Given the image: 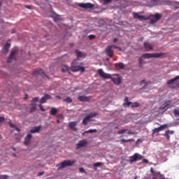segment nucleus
I'll return each instance as SVG.
<instances>
[{
    "label": "nucleus",
    "mask_w": 179,
    "mask_h": 179,
    "mask_svg": "<svg viewBox=\"0 0 179 179\" xmlns=\"http://www.w3.org/2000/svg\"><path fill=\"white\" fill-rule=\"evenodd\" d=\"M71 71L72 72H78L83 73L85 71V67L82 66V62H79L78 59H74L71 66Z\"/></svg>",
    "instance_id": "f257e3e1"
},
{
    "label": "nucleus",
    "mask_w": 179,
    "mask_h": 179,
    "mask_svg": "<svg viewBox=\"0 0 179 179\" xmlns=\"http://www.w3.org/2000/svg\"><path fill=\"white\" fill-rule=\"evenodd\" d=\"M179 80V76H176L175 78H172L166 81V84L170 86L172 89H176L179 87V81H176Z\"/></svg>",
    "instance_id": "f03ea898"
},
{
    "label": "nucleus",
    "mask_w": 179,
    "mask_h": 179,
    "mask_svg": "<svg viewBox=\"0 0 179 179\" xmlns=\"http://www.w3.org/2000/svg\"><path fill=\"white\" fill-rule=\"evenodd\" d=\"M75 161H71V160H64L63 162L59 163V164L57 165V169L61 170L62 169L66 168L68 166H71L75 164Z\"/></svg>",
    "instance_id": "7ed1b4c3"
},
{
    "label": "nucleus",
    "mask_w": 179,
    "mask_h": 179,
    "mask_svg": "<svg viewBox=\"0 0 179 179\" xmlns=\"http://www.w3.org/2000/svg\"><path fill=\"white\" fill-rule=\"evenodd\" d=\"M124 103H123V106L124 108H128L131 106V108H138L140 106V103L138 102L131 103L129 101V98L127 96L124 97Z\"/></svg>",
    "instance_id": "20e7f679"
},
{
    "label": "nucleus",
    "mask_w": 179,
    "mask_h": 179,
    "mask_svg": "<svg viewBox=\"0 0 179 179\" xmlns=\"http://www.w3.org/2000/svg\"><path fill=\"white\" fill-rule=\"evenodd\" d=\"M164 55V53L159 52V53H145L143 55V57L144 58H160Z\"/></svg>",
    "instance_id": "39448f33"
},
{
    "label": "nucleus",
    "mask_w": 179,
    "mask_h": 179,
    "mask_svg": "<svg viewBox=\"0 0 179 179\" xmlns=\"http://www.w3.org/2000/svg\"><path fill=\"white\" fill-rule=\"evenodd\" d=\"M148 17H150L148 20H150L152 24H155L161 20L162 15L159 13H157L155 15H150Z\"/></svg>",
    "instance_id": "423d86ee"
},
{
    "label": "nucleus",
    "mask_w": 179,
    "mask_h": 179,
    "mask_svg": "<svg viewBox=\"0 0 179 179\" xmlns=\"http://www.w3.org/2000/svg\"><path fill=\"white\" fill-rule=\"evenodd\" d=\"M150 171L152 173L153 178L152 179H165L164 175L161 174L160 172L154 171L153 168L150 169Z\"/></svg>",
    "instance_id": "0eeeda50"
},
{
    "label": "nucleus",
    "mask_w": 179,
    "mask_h": 179,
    "mask_svg": "<svg viewBox=\"0 0 179 179\" xmlns=\"http://www.w3.org/2000/svg\"><path fill=\"white\" fill-rule=\"evenodd\" d=\"M78 6L83 9H92L94 8V4L91 3H80L78 4Z\"/></svg>",
    "instance_id": "6e6552de"
},
{
    "label": "nucleus",
    "mask_w": 179,
    "mask_h": 179,
    "mask_svg": "<svg viewBox=\"0 0 179 179\" xmlns=\"http://www.w3.org/2000/svg\"><path fill=\"white\" fill-rule=\"evenodd\" d=\"M143 157L141 155H138L135 153L131 157H130V163L132 164L133 162H136L138 160L142 159Z\"/></svg>",
    "instance_id": "1a4fd4ad"
},
{
    "label": "nucleus",
    "mask_w": 179,
    "mask_h": 179,
    "mask_svg": "<svg viewBox=\"0 0 179 179\" xmlns=\"http://www.w3.org/2000/svg\"><path fill=\"white\" fill-rule=\"evenodd\" d=\"M78 101H79L80 102H90L92 101V96L80 95V96H78Z\"/></svg>",
    "instance_id": "9d476101"
},
{
    "label": "nucleus",
    "mask_w": 179,
    "mask_h": 179,
    "mask_svg": "<svg viewBox=\"0 0 179 179\" xmlns=\"http://www.w3.org/2000/svg\"><path fill=\"white\" fill-rule=\"evenodd\" d=\"M87 144L88 143L85 139L81 140L79 142H78V143L76 144V150L81 149L82 148L85 147Z\"/></svg>",
    "instance_id": "9b49d317"
},
{
    "label": "nucleus",
    "mask_w": 179,
    "mask_h": 179,
    "mask_svg": "<svg viewBox=\"0 0 179 179\" xmlns=\"http://www.w3.org/2000/svg\"><path fill=\"white\" fill-rule=\"evenodd\" d=\"M133 18L135 20H148L150 17H145L144 15H139L137 13H133Z\"/></svg>",
    "instance_id": "f8f14e48"
},
{
    "label": "nucleus",
    "mask_w": 179,
    "mask_h": 179,
    "mask_svg": "<svg viewBox=\"0 0 179 179\" xmlns=\"http://www.w3.org/2000/svg\"><path fill=\"white\" fill-rule=\"evenodd\" d=\"M171 101L168 100L164 102L163 106H162L161 108H159V109L167 110L169 108H171Z\"/></svg>",
    "instance_id": "ddd939ff"
},
{
    "label": "nucleus",
    "mask_w": 179,
    "mask_h": 179,
    "mask_svg": "<svg viewBox=\"0 0 179 179\" xmlns=\"http://www.w3.org/2000/svg\"><path fill=\"white\" fill-rule=\"evenodd\" d=\"M98 74L103 78V79H110L111 78V76L108 73H104L102 69L98 70Z\"/></svg>",
    "instance_id": "4468645a"
},
{
    "label": "nucleus",
    "mask_w": 179,
    "mask_h": 179,
    "mask_svg": "<svg viewBox=\"0 0 179 179\" xmlns=\"http://www.w3.org/2000/svg\"><path fill=\"white\" fill-rule=\"evenodd\" d=\"M32 76H41L48 77V76L45 74L44 71L42 70V69H35L34 71H33Z\"/></svg>",
    "instance_id": "2eb2a0df"
},
{
    "label": "nucleus",
    "mask_w": 179,
    "mask_h": 179,
    "mask_svg": "<svg viewBox=\"0 0 179 179\" xmlns=\"http://www.w3.org/2000/svg\"><path fill=\"white\" fill-rule=\"evenodd\" d=\"M31 138H33V135L31 134H28L27 136H26L24 138V145L25 146H28L30 144Z\"/></svg>",
    "instance_id": "dca6fc26"
},
{
    "label": "nucleus",
    "mask_w": 179,
    "mask_h": 179,
    "mask_svg": "<svg viewBox=\"0 0 179 179\" xmlns=\"http://www.w3.org/2000/svg\"><path fill=\"white\" fill-rule=\"evenodd\" d=\"M116 77H111V78H110L112 82L114 83L115 85H119L121 83V78H120V76L118 75H115Z\"/></svg>",
    "instance_id": "f3484780"
},
{
    "label": "nucleus",
    "mask_w": 179,
    "mask_h": 179,
    "mask_svg": "<svg viewBox=\"0 0 179 179\" xmlns=\"http://www.w3.org/2000/svg\"><path fill=\"white\" fill-rule=\"evenodd\" d=\"M166 127H167V124H162L159 127L155 128V129L152 130V134H157L158 132H161L162 130H164Z\"/></svg>",
    "instance_id": "a211bd4d"
},
{
    "label": "nucleus",
    "mask_w": 179,
    "mask_h": 179,
    "mask_svg": "<svg viewBox=\"0 0 179 179\" xmlns=\"http://www.w3.org/2000/svg\"><path fill=\"white\" fill-rule=\"evenodd\" d=\"M10 48V43H7L3 45V48H2V52L4 55H6L8 52L9 51V49Z\"/></svg>",
    "instance_id": "6ab92c4d"
},
{
    "label": "nucleus",
    "mask_w": 179,
    "mask_h": 179,
    "mask_svg": "<svg viewBox=\"0 0 179 179\" xmlns=\"http://www.w3.org/2000/svg\"><path fill=\"white\" fill-rule=\"evenodd\" d=\"M48 99H51V96L48 94L43 95V96L40 100V103H45Z\"/></svg>",
    "instance_id": "aec40b11"
},
{
    "label": "nucleus",
    "mask_w": 179,
    "mask_h": 179,
    "mask_svg": "<svg viewBox=\"0 0 179 179\" xmlns=\"http://www.w3.org/2000/svg\"><path fill=\"white\" fill-rule=\"evenodd\" d=\"M77 124V122H71L69 124V129H72L74 131H78V129L76 128Z\"/></svg>",
    "instance_id": "412c9836"
},
{
    "label": "nucleus",
    "mask_w": 179,
    "mask_h": 179,
    "mask_svg": "<svg viewBox=\"0 0 179 179\" xmlns=\"http://www.w3.org/2000/svg\"><path fill=\"white\" fill-rule=\"evenodd\" d=\"M62 71L63 73L67 72L71 74V68L68 66V65L63 64L62 67Z\"/></svg>",
    "instance_id": "4be33fe9"
},
{
    "label": "nucleus",
    "mask_w": 179,
    "mask_h": 179,
    "mask_svg": "<svg viewBox=\"0 0 179 179\" xmlns=\"http://www.w3.org/2000/svg\"><path fill=\"white\" fill-rule=\"evenodd\" d=\"M41 129V126L35 127L34 128H32L29 133L31 134H35V133H39Z\"/></svg>",
    "instance_id": "5701e85b"
},
{
    "label": "nucleus",
    "mask_w": 179,
    "mask_h": 179,
    "mask_svg": "<svg viewBox=\"0 0 179 179\" xmlns=\"http://www.w3.org/2000/svg\"><path fill=\"white\" fill-rule=\"evenodd\" d=\"M105 51L106 52L107 55L111 58L113 57L114 55V52L112 49H110V48H107L106 49H105Z\"/></svg>",
    "instance_id": "b1692460"
},
{
    "label": "nucleus",
    "mask_w": 179,
    "mask_h": 179,
    "mask_svg": "<svg viewBox=\"0 0 179 179\" xmlns=\"http://www.w3.org/2000/svg\"><path fill=\"white\" fill-rule=\"evenodd\" d=\"M144 48L146 51H150L151 50H153V47H152V45L148 42L144 43Z\"/></svg>",
    "instance_id": "393cba45"
},
{
    "label": "nucleus",
    "mask_w": 179,
    "mask_h": 179,
    "mask_svg": "<svg viewBox=\"0 0 179 179\" xmlns=\"http://www.w3.org/2000/svg\"><path fill=\"white\" fill-rule=\"evenodd\" d=\"M75 52H76V55H77V58H83L86 55L85 53H83L81 51H79L78 50H76Z\"/></svg>",
    "instance_id": "a878e982"
},
{
    "label": "nucleus",
    "mask_w": 179,
    "mask_h": 179,
    "mask_svg": "<svg viewBox=\"0 0 179 179\" xmlns=\"http://www.w3.org/2000/svg\"><path fill=\"white\" fill-rule=\"evenodd\" d=\"M16 55V50H13L10 55V57L8 59V63H10L11 60L15 58V55Z\"/></svg>",
    "instance_id": "bb28decb"
},
{
    "label": "nucleus",
    "mask_w": 179,
    "mask_h": 179,
    "mask_svg": "<svg viewBox=\"0 0 179 179\" xmlns=\"http://www.w3.org/2000/svg\"><path fill=\"white\" fill-rule=\"evenodd\" d=\"M115 66L117 69H124V64L122 62H119V63L115 64Z\"/></svg>",
    "instance_id": "cd10ccee"
},
{
    "label": "nucleus",
    "mask_w": 179,
    "mask_h": 179,
    "mask_svg": "<svg viewBox=\"0 0 179 179\" xmlns=\"http://www.w3.org/2000/svg\"><path fill=\"white\" fill-rule=\"evenodd\" d=\"M97 130L96 129H90L87 131H85L83 133V136L85 135L86 134H93V133H96Z\"/></svg>",
    "instance_id": "c85d7f7f"
},
{
    "label": "nucleus",
    "mask_w": 179,
    "mask_h": 179,
    "mask_svg": "<svg viewBox=\"0 0 179 179\" xmlns=\"http://www.w3.org/2000/svg\"><path fill=\"white\" fill-rule=\"evenodd\" d=\"M50 114L52 115H56V114H57V109H56V108H50Z\"/></svg>",
    "instance_id": "c756f323"
},
{
    "label": "nucleus",
    "mask_w": 179,
    "mask_h": 179,
    "mask_svg": "<svg viewBox=\"0 0 179 179\" xmlns=\"http://www.w3.org/2000/svg\"><path fill=\"white\" fill-rule=\"evenodd\" d=\"M90 118L91 117H89L88 116H86L85 118L83 119V124L84 126H86L87 124H88V122L90 121Z\"/></svg>",
    "instance_id": "7c9ffc66"
},
{
    "label": "nucleus",
    "mask_w": 179,
    "mask_h": 179,
    "mask_svg": "<svg viewBox=\"0 0 179 179\" xmlns=\"http://www.w3.org/2000/svg\"><path fill=\"white\" fill-rule=\"evenodd\" d=\"M173 115H175V116L176 117H179V108L173 109Z\"/></svg>",
    "instance_id": "2f4dec72"
},
{
    "label": "nucleus",
    "mask_w": 179,
    "mask_h": 179,
    "mask_svg": "<svg viewBox=\"0 0 179 179\" xmlns=\"http://www.w3.org/2000/svg\"><path fill=\"white\" fill-rule=\"evenodd\" d=\"M97 115H98V113H96V112H94V113H91L88 114V115H87V117L93 118V117H95Z\"/></svg>",
    "instance_id": "473e14b6"
},
{
    "label": "nucleus",
    "mask_w": 179,
    "mask_h": 179,
    "mask_svg": "<svg viewBox=\"0 0 179 179\" xmlns=\"http://www.w3.org/2000/svg\"><path fill=\"white\" fill-rule=\"evenodd\" d=\"M107 48H110V49L111 50L112 48H115V49H117L119 51H121L122 49L117 46V45H108Z\"/></svg>",
    "instance_id": "72a5a7b5"
},
{
    "label": "nucleus",
    "mask_w": 179,
    "mask_h": 179,
    "mask_svg": "<svg viewBox=\"0 0 179 179\" xmlns=\"http://www.w3.org/2000/svg\"><path fill=\"white\" fill-rule=\"evenodd\" d=\"M127 131V129L118 130V131H117V134H118V135H122V134H124V133H126Z\"/></svg>",
    "instance_id": "f704fd0d"
},
{
    "label": "nucleus",
    "mask_w": 179,
    "mask_h": 179,
    "mask_svg": "<svg viewBox=\"0 0 179 179\" xmlns=\"http://www.w3.org/2000/svg\"><path fill=\"white\" fill-rule=\"evenodd\" d=\"M148 83H150V81H146L145 80H143L141 81V85H144V87H146V86L148 85Z\"/></svg>",
    "instance_id": "c9c22d12"
},
{
    "label": "nucleus",
    "mask_w": 179,
    "mask_h": 179,
    "mask_svg": "<svg viewBox=\"0 0 179 179\" xmlns=\"http://www.w3.org/2000/svg\"><path fill=\"white\" fill-rule=\"evenodd\" d=\"M152 3L156 5V6H158V5L161 4L160 0H152Z\"/></svg>",
    "instance_id": "e433bc0d"
},
{
    "label": "nucleus",
    "mask_w": 179,
    "mask_h": 179,
    "mask_svg": "<svg viewBox=\"0 0 179 179\" xmlns=\"http://www.w3.org/2000/svg\"><path fill=\"white\" fill-rule=\"evenodd\" d=\"M131 141H133V139H127V140H126V139H122L121 141H120V143H122V144H123L124 143H128V142H131Z\"/></svg>",
    "instance_id": "4c0bfd02"
},
{
    "label": "nucleus",
    "mask_w": 179,
    "mask_h": 179,
    "mask_svg": "<svg viewBox=\"0 0 179 179\" xmlns=\"http://www.w3.org/2000/svg\"><path fill=\"white\" fill-rule=\"evenodd\" d=\"M64 101L66 102L67 103H72V99L71 97H66V99L64 100Z\"/></svg>",
    "instance_id": "58836bf2"
},
{
    "label": "nucleus",
    "mask_w": 179,
    "mask_h": 179,
    "mask_svg": "<svg viewBox=\"0 0 179 179\" xmlns=\"http://www.w3.org/2000/svg\"><path fill=\"white\" fill-rule=\"evenodd\" d=\"M139 67L142 68L143 67V62L142 60V58H139Z\"/></svg>",
    "instance_id": "ea45409f"
},
{
    "label": "nucleus",
    "mask_w": 179,
    "mask_h": 179,
    "mask_svg": "<svg viewBox=\"0 0 179 179\" xmlns=\"http://www.w3.org/2000/svg\"><path fill=\"white\" fill-rule=\"evenodd\" d=\"M101 165H102V163L101 162H97V163H94L93 166L94 167H100Z\"/></svg>",
    "instance_id": "a19ab883"
},
{
    "label": "nucleus",
    "mask_w": 179,
    "mask_h": 179,
    "mask_svg": "<svg viewBox=\"0 0 179 179\" xmlns=\"http://www.w3.org/2000/svg\"><path fill=\"white\" fill-rule=\"evenodd\" d=\"M165 134H166L168 135H173V134H174V131H173V130L169 131H169H166Z\"/></svg>",
    "instance_id": "79ce46f5"
},
{
    "label": "nucleus",
    "mask_w": 179,
    "mask_h": 179,
    "mask_svg": "<svg viewBox=\"0 0 179 179\" xmlns=\"http://www.w3.org/2000/svg\"><path fill=\"white\" fill-rule=\"evenodd\" d=\"M4 121H6V118L0 116V124L3 123Z\"/></svg>",
    "instance_id": "37998d69"
},
{
    "label": "nucleus",
    "mask_w": 179,
    "mask_h": 179,
    "mask_svg": "<svg viewBox=\"0 0 179 179\" xmlns=\"http://www.w3.org/2000/svg\"><path fill=\"white\" fill-rule=\"evenodd\" d=\"M31 112H34L36 110V106L33 104H31Z\"/></svg>",
    "instance_id": "c03bdc74"
},
{
    "label": "nucleus",
    "mask_w": 179,
    "mask_h": 179,
    "mask_svg": "<svg viewBox=\"0 0 179 179\" xmlns=\"http://www.w3.org/2000/svg\"><path fill=\"white\" fill-rule=\"evenodd\" d=\"M88 38L90 40H92V39L95 38V36L93 34H90V36H88Z\"/></svg>",
    "instance_id": "a18cd8bd"
},
{
    "label": "nucleus",
    "mask_w": 179,
    "mask_h": 179,
    "mask_svg": "<svg viewBox=\"0 0 179 179\" xmlns=\"http://www.w3.org/2000/svg\"><path fill=\"white\" fill-rule=\"evenodd\" d=\"M8 176L6 175L4 176H0V179H7Z\"/></svg>",
    "instance_id": "49530a36"
},
{
    "label": "nucleus",
    "mask_w": 179,
    "mask_h": 179,
    "mask_svg": "<svg viewBox=\"0 0 179 179\" xmlns=\"http://www.w3.org/2000/svg\"><path fill=\"white\" fill-rule=\"evenodd\" d=\"M164 136H166V139H168V141H169V139L171 138V136H170L169 134H166V133H165V134H164Z\"/></svg>",
    "instance_id": "de8ad7c7"
},
{
    "label": "nucleus",
    "mask_w": 179,
    "mask_h": 179,
    "mask_svg": "<svg viewBox=\"0 0 179 179\" xmlns=\"http://www.w3.org/2000/svg\"><path fill=\"white\" fill-rule=\"evenodd\" d=\"M79 171H80V173H85V170L84 168H80V169H79Z\"/></svg>",
    "instance_id": "09e8293b"
},
{
    "label": "nucleus",
    "mask_w": 179,
    "mask_h": 179,
    "mask_svg": "<svg viewBox=\"0 0 179 179\" xmlns=\"http://www.w3.org/2000/svg\"><path fill=\"white\" fill-rule=\"evenodd\" d=\"M39 108H40V110H41L42 112L45 111V109H44L43 106H41V104L39 105Z\"/></svg>",
    "instance_id": "8fccbe9b"
},
{
    "label": "nucleus",
    "mask_w": 179,
    "mask_h": 179,
    "mask_svg": "<svg viewBox=\"0 0 179 179\" xmlns=\"http://www.w3.org/2000/svg\"><path fill=\"white\" fill-rule=\"evenodd\" d=\"M38 100V97H34V98H33V99H32V102H37Z\"/></svg>",
    "instance_id": "3c124183"
},
{
    "label": "nucleus",
    "mask_w": 179,
    "mask_h": 179,
    "mask_svg": "<svg viewBox=\"0 0 179 179\" xmlns=\"http://www.w3.org/2000/svg\"><path fill=\"white\" fill-rule=\"evenodd\" d=\"M111 1H112V0H103V3H104L105 4L109 3L111 2Z\"/></svg>",
    "instance_id": "603ef678"
},
{
    "label": "nucleus",
    "mask_w": 179,
    "mask_h": 179,
    "mask_svg": "<svg viewBox=\"0 0 179 179\" xmlns=\"http://www.w3.org/2000/svg\"><path fill=\"white\" fill-rule=\"evenodd\" d=\"M25 8L27 9H31V6H29V5H26L24 6Z\"/></svg>",
    "instance_id": "864d4df0"
},
{
    "label": "nucleus",
    "mask_w": 179,
    "mask_h": 179,
    "mask_svg": "<svg viewBox=\"0 0 179 179\" xmlns=\"http://www.w3.org/2000/svg\"><path fill=\"white\" fill-rule=\"evenodd\" d=\"M143 162L148 164V160L146 159H143Z\"/></svg>",
    "instance_id": "5fc2aeb1"
},
{
    "label": "nucleus",
    "mask_w": 179,
    "mask_h": 179,
    "mask_svg": "<svg viewBox=\"0 0 179 179\" xmlns=\"http://www.w3.org/2000/svg\"><path fill=\"white\" fill-rule=\"evenodd\" d=\"M15 131H17V132L20 131V129L18 127H15Z\"/></svg>",
    "instance_id": "6e6d98bb"
},
{
    "label": "nucleus",
    "mask_w": 179,
    "mask_h": 179,
    "mask_svg": "<svg viewBox=\"0 0 179 179\" xmlns=\"http://www.w3.org/2000/svg\"><path fill=\"white\" fill-rule=\"evenodd\" d=\"M44 175V172H39L38 173V176H43Z\"/></svg>",
    "instance_id": "4d7b16f0"
},
{
    "label": "nucleus",
    "mask_w": 179,
    "mask_h": 179,
    "mask_svg": "<svg viewBox=\"0 0 179 179\" xmlns=\"http://www.w3.org/2000/svg\"><path fill=\"white\" fill-rule=\"evenodd\" d=\"M15 32H16V31L15 29H12V31H11L12 34H14Z\"/></svg>",
    "instance_id": "13d9d810"
},
{
    "label": "nucleus",
    "mask_w": 179,
    "mask_h": 179,
    "mask_svg": "<svg viewBox=\"0 0 179 179\" xmlns=\"http://www.w3.org/2000/svg\"><path fill=\"white\" fill-rule=\"evenodd\" d=\"M117 41V39L116 38H115L114 39H113V42L114 43H116Z\"/></svg>",
    "instance_id": "bf43d9fd"
},
{
    "label": "nucleus",
    "mask_w": 179,
    "mask_h": 179,
    "mask_svg": "<svg viewBox=\"0 0 179 179\" xmlns=\"http://www.w3.org/2000/svg\"><path fill=\"white\" fill-rule=\"evenodd\" d=\"M10 127H11L12 128H15V127L14 124H10Z\"/></svg>",
    "instance_id": "052dcab7"
},
{
    "label": "nucleus",
    "mask_w": 179,
    "mask_h": 179,
    "mask_svg": "<svg viewBox=\"0 0 179 179\" xmlns=\"http://www.w3.org/2000/svg\"><path fill=\"white\" fill-rule=\"evenodd\" d=\"M56 98L58 99H61V96H56Z\"/></svg>",
    "instance_id": "680f3d73"
},
{
    "label": "nucleus",
    "mask_w": 179,
    "mask_h": 179,
    "mask_svg": "<svg viewBox=\"0 0 179 179\" xmlns=\"http://www.w3.org/2000/svg\"><path fill=\"white\" fill-rule=\"evenodd\" d=\"M27 98H28V95L26 94V96H25L24 99H27Z\"/></svg>",
    "instance_id": "e2e57ef3"
},
{
    "label": "nucleus",
    "mask_w": 179,
    "mask_h": 179,
    "mask_svg": "<svg viewBox=\"0 0 179 179\" xmlns=\"http://www.w3.org/2000/svg\"><path fill=\"white\" fill-rule=\"evenodd\" d=\"M115 129H119V127H115Z\"/></svg>",
    "instance_id": "0e129e2a"
},
{
    "label": "nucleus",
    "mask_w": 179,
    "mask_h": 179,
    "mask_svg": "<svg viewBox=\"0 0 179 179\" xmlns=\"http://www.w3.org/2000/svg\"><path fill=\"white\" fill-rule=\"evenodd\" d=\"M127 134H128L129 135H131V133L130 131H129Z\"/></svg>",
    "instance_id": "69168bd1"
},
{
    "label": "nucleus",
    "mask_w": 179,
    "mask_h": 179,
    "mask_svg": "<svg viewBox=\"0 0 179 179\" xmlns=\"http://www.w3.org/2000/svg\"><path fill=\"white\" fill-rule=\"evenodd\" d=\"M13 150L16 151V149H15V148H13Z\"/></svg>",
    "instance_id": "338daca9"
},
{
    "label": "nucleus",
    "mask_w": 179,
    "mask_h": 179,
    "mask_svg": "<svg viewBox=\"0 0 179 179\" xmlns=\"http://www.w3.org/2000/svg\"><path fill=\"white\" fill-rule=\"evenodd\" d=\"M57 123H59V120H57Z\"/></svg>",
    "instance_id": "774afa93"
}]
</instances>
